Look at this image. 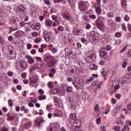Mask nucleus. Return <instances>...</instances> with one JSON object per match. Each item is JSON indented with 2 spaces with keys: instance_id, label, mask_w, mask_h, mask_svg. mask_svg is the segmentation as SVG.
I'll use <instances>...</instances> for the list:
<instances>
[{
  "instance_id": "obj_13",
  "label": "nucleus",
  "mask_w": 131,
  "mask_h": 131,
  "mask_svg": "<svg viewBox=\"0 0 131 131\" xmlns=\"http://www.w3.org/2000/svg\"><path fill=\"white\" fill-rule=\"evenodd\" d=\"M43 122H45L44 120H40L39 119L36 120L35 121L36 126H38V127L41 126V124H42Z\"/></svg>"
},
{
  "instance_id": "obj_16",
  "label": "nucleus",
  "mask_w": 131,
  "mask_h": 131,
  "mask_svg": "<svg viewBox=\"0 0 131 131\" xmlns=\"http://www.w3.org/2000/svg\"><path fill=\"white\" fill-rule=\"evenodd\" d=\"M52 59H54V58H53V56L50 54H46L45 55L44 61H45V62H48V60H52Z\"/></svg>"
},
{
  "instance_id": "obj_46",
  "label": "nucleus",
  "mask_w": 131,
  "mask_h": 131,
  "mask_svg": "<svg viewBox=\"0 0 131 131\" xmlns=\"http://www.w3.org/2000/svg\"><path fill=\"white\" fill-rule=\"evenodd\" d=\"M101 122V118L98 117L96 120V123L97 124H100Z\"/></svg>"
},
{
  "instance_id": "obj_12",
  "label": "nucleus",
  "mask_w": 131,
  "mask_h": 131,
  "mask_svg": "<svg viewBox=\"0 0 131 131\" xmlns=\"http://www.w3.org/2000/svg\"><path fill=\"white\" fill-rule=\"evenodd\" d=\"M96 36V33L95 31H92L89 33V41H92L93 37H95Z\"/></svg>"
},
{
  "instance_id": "obj_39",
  "label": "nucleus",
  "mask_w": 131,
  "mask_h": 131,
  "mask_svg": "<svg viewBox=\"0 0 131 131\" xmlns=\"http://www.w3.org/2000/svg\"><path fill=\"white\" fill-rule=\"evenodd\" d=\"M47 85L48 88H53V85H54V83H53V82L50 81L48 82V83L47 84Z\"/></svg>"
},
{
  "instance_id": "obj_23",
  "label": "nucleus",
  "mask_w": 131,
  "mask_h": 131,
  "mask_svg": "<svg viewBox=\"0 0 131 131\" xmlns=\"http://www.w3.org/2000/svg\"><path fill=\"white\" fill-rule=\"evenodd\" d=\"M73 125H81V122H80V120H77L75 121L73 123Z\"/></svg>"
},
{
  "instance_id": "obj_1",
  "label": "nucleus",
  "mask_w": 131,
  "mask_h": 131,
  "mask_svg": "<svg viewBox=\"0 0 131 131\" xmlns=\"http://www.w3.org/2000/svg\"><path fill=\"white\" fill-rule=\"evenodd\" d=\"M66 92V89H64V86H62V90L61 91L59 86H55L53 90H51L50 91V95H56V94H60L61 93L62 95H65V93Z\"/></svg>"
},
{
  "instance_id": "obj_42",
  "label": "nucleus",
  "mask_w": 131,
  "mask_h": 131,
  "mask_svg": "<svg viewBox=\"0 0 131 131\" xmlns=\"http://www.w3.org/2000/svg\"><path fill=\"white\" fill-rule=\"evenodd\" d=\"M111 46L110 45H108L105 48H103V49H105V50H106L107 51V52H109V51H110L111 50Z\"/></svg>"
},
{
  "instance_id": "obj_59",
  "label": "nucleus",
  "mask_w": 131,
  "mask_h": 131,
  "mask_svg": "<svg viewBox=\"0 0 131 131\" xmlns=\"http://www.w3.org/2000/svg\"><path fill=\"white\" fill-rule=\"evenodd\" d=\"M127 28L129 32H131V24H129L127 25Z\"/></svg>"
},
{
  "instance_id": "obj_25",
  "label": "nucleus",
  "mask_w": 131,
  "mask_h": 131,
  "mask_svg": "<svg viewBox=\"0 0 131 131\" xmlns=\"http://www.w3.org/2000/svg\"><path fill=\"white\" fill-rule=\"evenodd\" d=\"M64 52L66 54H68V55H71L72 54V51L69 48H67L64 49Z\"/></svg>"
},
{
  "instance_id": "obj_40",
  "label": "nucleus",
  "mask_w": 131,
  "mask_h": 131,
  "mask_svg": "<svg viewBox=\"0 0 131 131\" xmlns=\"http://www.w3.org/2000/svg\"><path fill=\"white\" fill-rule=\"evenodd\" d=\"M41 40V39L40 38V37H36L34 41L36 43H38Z\"/></svg>"
},
{
  "instance_id": "obj_53",
  "label": "nucleus",
  "mask_w": 131,
  "mask_h": 131,
  "mask_svg": "<svg viewBox=\"0 0 131 131\" xmlns=\"http://www.w3.org/2000/svg\"><path fill=\"white\" fill-rule=\"evenodd\" d=\"M33 37H36L37 36V32H33L32 34Z\"/></svg>"
},
{
  "instance_id": "obj_7",
  "label": "nucleus",
  "mask_w": 131,
  "mask_h": 131,
  "mask_svg": "<svg viewBox=\"0 0 131 131\" xmlns=\"http://www.w3.org/2000/svg\"><path fill=\"white\" fill-rule=\"evenodd\" d=\"M62 16L64 19L66 20H68V21H70L72 19L71 14H69V13L67 12H64L62 13Z\"/></svg>"
},
{
  "instance_id": "obj_22",
  "label": "nucleus",
  "mask_w": 131,
  "mask_h": 131,
  "mask_svg": "<svg viewBox=\"0 0 131 131\" xmlns=\"http://www.w3.org/2000/svg\"><path fill=\"white\" fill-rule=\"evenodd\" d=\"M70 118L71 119H73V120H75L76 119V114H70Z\"/></svg>"
},
{
  "instance_id": "obj_31",
  "label": "nucleus",
  "mask_w": 131,
  "mask_h": 131,
  "mask_svg": "<svg viewBox=\"0 0 131 131\" xmlns=\"http://www.w3.org/2000/svg\"><path fill=\"white\" fill-rule=\"evenodd\" d=\"M46 24H47L48 26H52L53 25V21L48 19L46 21Z\"/></svg>"
},
{
  "instance_id": "obj_57",
  "label": "nucleus",
  "mask_w": 131,
  "mask_h": 131,
  "mask_svg": "<svg viewBox=\"0 0 131 131\" xmlns=\"http://www.w3.org/2000/svg\"><path fill=\"white\" fill-rule=\"evenodd\" d=\"M13 83H15V84H18V83H19V81L17 79H14L13 80Z\"/></svg>"
},
{
  "instance_id": "obj_19",
  "label": "nucleus",
  "mask_w": 131,
  "mask_h": 131,
  "mask_svg": "<svg viewBox=\"0 0 131 131\" xmlns=\"http://www.w3.org/2000/svg\"><path fill=\"white\" fill-rule=\"evenodd\" d=\"M24 127L26 128H30L32 126V123L31 122H28L24 125Z\"/></svg>"
},
{
  "instance_id": "obj_3",
  "label": "nucleus",
  "mask_w": 131,
  "mask_h": 131,
  "mask_svg": "<svg viewBox=\"0 0 131 131\" xmlns=\"http://www.w3.org/2000/svg\"><path fill=\"white\" fill-rule=\"evenodd\" d=\"M89 3L86 2H80L79 3V8L81 12H85L86 11L87 7Z\"/></svg>"
},
{
  "instance_id": "obj_63",
  "label": "nucleus",
  "mask_w": 131,
  "mask_h": 131,
  "mask_svg": "<svg viewBox=\"0 0 131 131\" xmlns=\"http://www.w3.org/2000/svg\"><path fill=\"white\" fill-rule=\"evenodd\" d=\"M94 110H95V111H99V105H95V106L94 107Z\"/></svg>"
},
{
  "instance_id": "obj_21",
  "label": "nucleus",
  "mask_w": 131,
  "mask_h": 131,
  "mask_svg": "<svg viewBox=\"0 0 131 131\" xmlns=\"http://www.w3.org/2000/svg\"><path fill=\"white\" fill-rule=\"evenodd\" d=\"M92 40H93L94 42H95V43L99 42V37H98L97 35H95L93 38Z\"/></svg>"
},
{
  "instance_id": "obj_50",
  "label": "nucleus",
  "mask_w": 131,
  "mask_h": 131,
  "mask_svg": "<svg viewBox=\"0 0 131 131\" xmlns=\"http://www.w3.org/2000/svg\"><path fill=\"white\" fill-rule=\"evenodd\" d=\"M57 10H56V9L52 8L50 9V13H56Z\"/></svg>"
},
{
  "instance_id": "obj_38",
  "label": "nucleus",
  "mask_w": 131,
  "mask_h": 131,
  "mask_svg": "<svg viewBox=\"0 0 131 131\" xmlns=\"http://www.w3.org/2000/svg\"><path fill=\"white\" fill-rule=\"evenodd\" d=\"M93 80H94V77H91L89 79L86 80V83L89 84L90 83V82H92Z\"/></svg>"
},
{
  "instance_id": "obj_37",
  "label": "nucleus",
  "mask_w": 131,
  "mask_h": 131,
  "mask_svg": "<svg viewBox=\"0 0 131 131\" xmlns=\"http://www.w3.org/2000/svg\"><path fill=\"white\" fill-rule=\"evenodd\" d=\"M36 30H39L40 29V24L39 23H37L36 25Z\"/></svg>"
},
{
  "instance_id": "obj_5",
  "label": "nucleus",
  "mask_w": 131,
  "mask_h": 131,
  "mask_svg": "<svg viewBox=\"0 0 131 131\" xmlns=\"http://www.w3.org/2000/svg\"><path fill=\"white\" fill-rule=\"evenodd\" d=\"M54 100L55 105L58 106V107H61L63 106V103H62V99L60 98L57 97V96L53 97Z\"/></svg>"
},
{
  "instance_id": "obj_58",
  "label": "nucleus",
  "mask_w": 131,
  "mask_h": 131,
  "mask_svg": "<svg viewBox=\"0 0 131 131\" xmlns=\"http://www.w3.org/2000/svg\"><path fill=\"white\" fill-rule=\"evenodd\" d=\"M116 21L117 22H120L121 21V18L119 16H117L115 18Z\"/></svg>"
},
{
  "instance_id": "obj_4",
  "label": "nucleus",
  "mask_w": 131,
  "mask_h": 131,
  "mask_svg": "<svg viewBox=\"0 0 131 131\" xmlns=\"http://www.w3.org/2000/svg\"><path fill=\"white\" fill-rule=\"evenodd\" d=\"M100 56L101 58H104V59L108 58L109 55H108V51L107 49L104 48L101 49L100 51Z\"/></svg>"
},
{
  "instance_id": "obj_56",
  "label": "nucleus",
  "mask_w": 131,
  "mask_h": 131,
  "mask_svg": "<svg viewBox=\"0 0 131 131\" xmlns=\"http://www.w3.org/2000/svg\"><path fill=\"white\" fill-rule=\"evenodd\" d=\"M51 51H52V53H53V54H55V53H57V51H58V50L56 48H52L51 49Z\"/></svg>"
},
{
  "instance_id": "obj_27",
  "label": "nucleus",
  "mask_w": 131,
  "mask_h": 131,
  "mask_svg": "<svg viewBox=\"0 0 131 131\" xmlns=\"http://www.w3.org/2000/svg\"><path fill=\"white\" fill-rule=\"evenodd\" d=\"M129 82V79L127 77H125L122 81V83H128Z\"/></svg>"
},
{
  "instance_id": "obj_6",
  "label": "nucleus",
  "mask_w": 131,
  "mask_h": 131,
  "mask_svg": "<svg viewBox=\"0 0 131 131\" xmlns=\"http://www.w3.org/2000/svg\"><path fill=\"white\" fill-rule=\"evenodd\" d=\"M119 88H120V86L119 85V84H117V85H115L113 84V85L110 86L108 88V91L112 94H113V93H116V91H117V90H118Z\"/></svg>"
},
{
  "instance_id": "obj_54",
  "label": "nucleus",
  "mask_w": 131,
  "mask_h": 131,
  "mask_svg": "<svg viewBox=\"0 0 131 131\" xmlns=\"http://www.w3.org/2000/svg\"><path fill=\"white\" fill-rule=\"evenodd\" d=\"M127 108L128 110H129V111H131V102L127 105Z\"/></svg>"
},
{
  "instance_id": "obj_29",
  "label": "nucleus",
  "mask_w": 131,
  "mask_h": 131,
  "mask_svg": "<svg viewBox=\"0 0 131 131\" xmlns=\"http://www.w3.org/2000/svg\"><path fill=\"white\" fill-rule=\"evenodd\" d=\"M47 96L46 95H41L38 97V100L39 101H42V100H46Z\"/></svg>"
},
{
  "instance_id": "obj_8",
  "label": "nucleus",
  "mask_w": 131,
  "mask_h": 131,
  "mask_svg": "<svg viewBox=\"0 0 131 131\" xmlns=\"http://www.w3.org/2000/svg\"><path fill=\"white\" fill-rule=\"evenodd\" d=\"M19 64L23 70L27 69V63L25 60L21 59L19 61Z\"/></svg>"
},
{
  "instance_id": "obj_61",
  "label": "nucleus",
  "mask_w": 131,
  "mask_h": 131,
  "mask_svg": "<svg viewBox=\"0 0 131 131\" xmlns=\"http://www.w3.org/2000/svg\"><path fill=\"white\" fill-rule=\"evenodd\" d=\"M36 60L38 61V62H42V59H41V57H37Z\"/></svg>"
},
{
  "instance_id": "obj_11",
  "label": "nucleus",
  "mask_w": 131,
  "mask_h": 131,
  "mask_svg": "<svg viewBox=\"0 0 131 131\" xmlns=\"http://www.w3.org/2000/svg\"><path fill=\"white\" fill-rule=\"evenodd\" d=\"M73 84L77 90H81L82 88V84H81V82H73Z\"/></svg>"
},
{
  "instance_id": "obj_28",
  "label": "nucleus",
  "mask_w": 131,
  "mask_h": 131,
  "mask_svg": "<svg viewBox=\"0 0 131 131\" xmlns=\"http://www.w3.org/2000/svg\"><path fill=\"white\" fill-rule=\"evenodd\" d=\"M121 4H122V7H123V8L125 9V8H126V5H127L126 1L122 0Z\"/></svg>"
},
{
  "instance_id": "obj_35",
  "label": "nucleus",
  "mask_w": 131,
  "mask_h": 131,
  "mask_svg": "<svg viewBox=\"0 0 131 131\" xmlns=\"http://www.w3.org/2000/svg\"><path fill=\"white\" fill-rule=\"evenodd\" d=\"M74 128L73 129L74 131H77L79 129V128H80V125H73Z\"/></svg>"
},
{
  "instance_id": "obj_14",
  "label": "nucleus",
  "mask_w": 131,
  "mask_h": 131,
  "mask_svg": "<svg viewBox=\"0 0 131 131\" xmlns=\"http://www.w3.org/2000/svg\"><path fill=\"white\" fill-rule=\"evenodd\" d=\"M26 58L28 60L29 64H33L34 63V59L30 55H26Z\"/></svg>"
},
{
  "instance_id": "obj_9",
  "label": "nucleus",
  "mask_w": 131,
  "mask_h": 131,
  "mask_svg": "<svg viewBox=\"0 0 131 131\" xmlns=\"http://www.w3.org/2000/svg\"><path fill=\"white\" fill-rule=\"evenodd\" d=\"M43 36L47 41H50V38H51V33L50 32H47L45 31L43 32Z\"/></svg>"
},
{
  "instance_id": "obj_18",
  "label": "nucleus",
  "mask_w": 131,
  "mask_h": 131,
  "mask_svg": "<svg viewBox=\"0 0 131 131\" xmlns=\"http://www.w3.org/2000/svg\"><path fill=\"white\" fill-rule=\"evenodd\" d=\"M89 69L91 70H97L98 69V66L95 64H91L89 66Z\"/></svg>"
},
{
  "instance_id": "obj_2",
  "label": "nucleus",
  "mask_w": 131,
  "mask_h": 131,
  "mask_svg": "<svg viewBox=\"0 0 131 131\" xmlns=\"http://www.w3.org/2000/svg\"><path fill=\"white\" fill-rule=\"evenodd\" d=\"M14 10L16 13H19L20 12L21 13H24V12L26 11V9H25V7H24V6L22 5H17V4L15 5Z\"/></svg>"
},
{
  "instance_id": "obj_26",
  "label": "nucleus",
  "mask_w": 131,
  "mask_h": 131,
  "mask_svg": "<svg viewBox=\"0 0 131 131\" xmlns=\"http://www.w3.org/2000/svg\"><path fill=\"white\" fill-rule=\"evenodd\" d=\"M96 12L97 14H100L102 12V10L101 9L100 6H98L96 7Z\"/></svg>"
},
{
  "instance_id": "obj_48",
  "label": "nucleus",
  "mask_w": 131,
  "mask_h": 131,
  "mask_svg": "<svg viewBox=\"0 0 131 131\" xmlns=\"http://www.w3.org/2000/svg\"><path fill=\"white\" fill-rule=\"evenodd\" d=\"M95 55L94 54H91L90 56L88 57V59H94V58H95Z\"/></svg>"
},
{
  "instance_id": "obj_20",
  "label": "nucleus",
  "mask_w": 131,
  "mask_h": 131,
  "mask_svg": "<svg viewBox=\"0 0 131 131\" xmlns=\"http://www.w3.org/2000/svg\"><path fill=\"white\" fill-rule=\"evenodd\" d=\"M73 34H74V35H79V34H80V31L79 30L74 29L73 30Z\"/></svg>"
},
{
  "instance_id": "obj_47",
  "label": "nucleus",
  "mask_w": 131,
  "mask_h": 131,
  "mask_svg": "<svg viewBox=\"0 0 131 131\" xmlns=\"http://www.w3.org/2000/svg\"><path fill=\"white\" fill-rule=\"evenodd\" d=\"M122 29L124 31H126V26H125V24H122Z\"/></svg>"
},
{
  "instance_id": "obj_33",
  "label": "nucleus",
  "mask_w": 131,
  "mask_h": 131,
  "mask_svg": "<svg viewBox=\"0 0 131 131\" xmlns=\"http://www.w3.org/2000/svg\"><path fill=\"white\" fill-rule=\"evenodd\" d=\"M61 113L60 112H58V113H53V116L54 117H60L61 116Z\"/></svg>"
},
{
  "instance_id": "obj_10",
  "label": "nucleus",
  "mask_w": 131,
  "mask_h": 131,
  "mask_svg": "<svg viewBox=\"0 0 131 131\" xmlns=\"http://www.w3.org/2000/svg\"><path fill=\"white\" fill-rule=\"evenodd\" d=\"M56 63H57V60L55 58H52L50 61H48L47 65L48 67H54Z\"/></svg>"
},
{
  "instance_id": "obj_45",
  "label": "nucleus",
  "mask_w": 131,
  "mask_h": 131,
  "mask_svg": "<svg viewBox=\"0 0 131 131\" xmlns=\"http://www.w3.org/2000/svg\"><path fill=\"white\" fill-rule=\"evenodd\" d=\"M89 18H90V19H93L95 20V19H96V16L95 14L90 15Z\"/></svg>"
},
{
  "instance_id": "obj_62",
  "label": "nucleus",
  "mask_w": 131,
  "mask_h": 131,
  "mask_svg": "<svg viewBox=\"0 0 131 131\" xmlns=\"http://www.w3.org/2000/svg\"><path fill=\"white\" fill-rule=\"evenodd\" d=\"M91 27H92L91 25L90 24H88L86 25L85 28L86 29L89 30L91 28Z\"/></svg>"
},
{
  "instance_id": "obj_36",
  "label": "nucleus",
  "mask_w": 131,
  "mask_h": 131,
  "mask_svg": "<svg viewBox=\"0 0 131 131\" xmlns=\"http://www.w3.org/2000/svg\"><path fill=\"white\" fill-rule=\"evenodd\" d=\"M113 129H114L115 131H120V127L118 126H114L113 127Z\"/></svg>"
},
{
  "instance_id": "obj_49",
  "label": "nucleus",
  "mask_w": 131,
  "mask_h": 131,
  "mask_svg": "<svg viewBox=\"0 0 131 131\" xmlns=\"http://www.w3.org/2000/svg\"><path fill=\"white\" fill-rule=\"evenodd\" d=\"M67 92H68L69 93H71V92H72V87L71 86H68L67 88Z\"/></svg>"
},
{
  "instance_id": "obj_44",
  "label": "nucleus",
  "mask_w": 131,
  "mask_h": 131,
  "mask_svg": "<svg viewBox=\"0 0 131 131\" xmlns=\"http://www.w3.org/2000/svg\"><path fill=\"white\" fill-rule=\"evenodd\" d=\"M107 16L108 18H112L113 17H114V15L112 13H107Z\"/></svg>"
},
{
  "instance_id": "obj_55",
  "label": "nucleus",
  "mask_w": 131,
  "mask_h": 131,
  "mask_svg": "<svg viewBox=\"0 0 131 131\" xmlns=\"http://www.w3.org/2000/svg\"><path fill=\"white\" fill-rule=\"evenodd\" d=\"M116 37H120L121 36V33L117 32L115 34Z\"/></svg>"
},
{
  "instance_id": "obj_51",
  "label": "nucleus",
  "mask_w": 131,
  "mask_h": 131,
  "mask_svg": "<svg viewBox=\"0 0 131 131\" xmlns=\"http://www.w3.org/2000/svg\"><path fill=\"white\" fill-rule=\"evenodd\" d=\"M124 20L126 21H129V16L127 15H125Z\"/></svg>"
},
{
  "instance_id": "obj_15",
  "label": "nucleus",
  "mask_w": 131,
  "mask_h": 131,
  "mask_svg": "<svg viewBox=\"0 0 131 131\" xmlns=\"http://www.w3.org/2000/svg\"><path fill=\"white\" fill-rule=\"evenodd\" d=\"M24 32L22 31H17L15 32L14 36L15 37H20V36H22L23 35Z\"/></svg>"
},
{
  "instance_id": "obj_34",
  "label": "nucleus",
  "mask_w": 131,
  "mask_h": 131,
  "mask_svg": "<svg viewBox=\"0 0 131 131\" xmlns=\"http://www.w3.org/2000/svg\"><path fill=\"white\" fill-rule=\"evenodd\" d=\"M128 130H129V128L127 126H124V127L121 130V131H128Z\"/></svg>"
},
{
  "instance_id": "obj_32",
  "label": "nucleus",
  "mask_w": 131,
  "mask_h": 131,
  "mask_svg": "<svg viewBox=\"0 0 131 131\" xmlns=\"http://www.w3.org/2000/svg\"><path fill=\"white\" fill-rule=\"evenodd\" d=\"M7 120H13V119H14V117L10 115V114H8V115H7Z\"/></svg>"
},
{
  "instance_id": "obj_30",
  "label": "nucleus",
  "mask_w": 131,
  "mask_h": 131,
  "mask_svg": "<svg viewBox=\"0 0 131 131\" xmlns=\"http://www.w3.org/2000/svg\"><path fill=\"white\" fill-rule=\"evenodd\" d=\"M16 30H18V27H11L10 28V32H12L13 31H16Z\"/></svg>"
},
{
  "instance_id": "obj_17",
  "label": "nucleus",
  "mask_w": 131,
  "mask_h": 131,
  "mask_svg": "<svg viewBox=\"0 0 131 131\" xmlns=\"http://www.w3.org/2000/svg\"><path fill=\"white\" fill-rule=\"evenodd\" d=\"M52 125H53V124L50 123L49 126L47 127V131H58V130H55V128Z\"/></svg>"
},
{
  "instance_id": "obj_41",
  "label": "nucleus",
  "mask_w": 131,
  "mask_h": 131,
  "mask_svg": "<svg viewBox=\"0 0 131 131\" xmlns=\"http://www.w3.org/2000/svg\"><path fill=\"white\" fill-rule=\"evenodd\" d=\"M57 29L59 31L62 32L64 31V27H62L61 26H58Z\"/></svg>"
},
{
  "instance_id": "obj_52",
  "label": "nucleus",
  "mask_w": 131,
  "mask_h": 131,
  "mask_svg": "<svg viewBox=\"0 0 131 131\" xmlns=\"http://www.w3.org/2000/svg\"><path fill=\"white\" fill-rule=\"evenodd\" d=\"M127 65V61L123 62V63L122 64V68H125V67H126Z\"/></svg>"
},
{
  "instance_id": "obj_60",
  "label": "nucleus",
  "mask_w": 131,
  "mask_h": 131,
  "mask_svg": "<svg viewBox=\"0 0 131 131\" xmlns=\"http://www.w3.org/2000/svg\"><path fill=\"white\" fill-rule=\"evenodd\" d=\"M70 5H73L74 2L76 0H68Z\"/></svg>"
},
{
  "instance_id": "obj_24",
  "label": "nucleus",
  "mask_w": 131,
  "mask_h": 131,
  "mask_svg": "<svg viewBox=\"0 0 131 131\" xmlns=\"http://www.w3.org/2000/svg\"><path fill=\"white\" fill-rule=\"evenodd\" d=\"M117 113H118V110H117V108H115L112 112V114L113 116H116V115H117Z\"/></svg>"
},
{
  "instance_id": "obj_43",
  "label": "nucleus",
  "mask_w": 131,
  "mask_h": 131,
  "mask_svg": "<svg viewBox=\"0 0 131 131\" xmlns=\"http://www.w3.org/2000/svg\"><path fill=\"white\" fill-rule=\"evenodd\" d=\"M55 3H61V2H62V4L65 5L66 4V1L65 0H55Z\"/></svg>"
},
{
  "instance_id": "obj_64",
  "label": "nucleus",
  "mask_w": 131,
  "mask_h": 131,
  "mask_svg": "<svg viewBox=\"0 0 131 131\" xmlns=\"http://www.w3.org/2000/svg\"><path fill=\"white\" fill-rule=\"evenodd\" d=\"M128 57H131V50H129L128 51V54H127Z\"/></svg>"
}]
</instances>
